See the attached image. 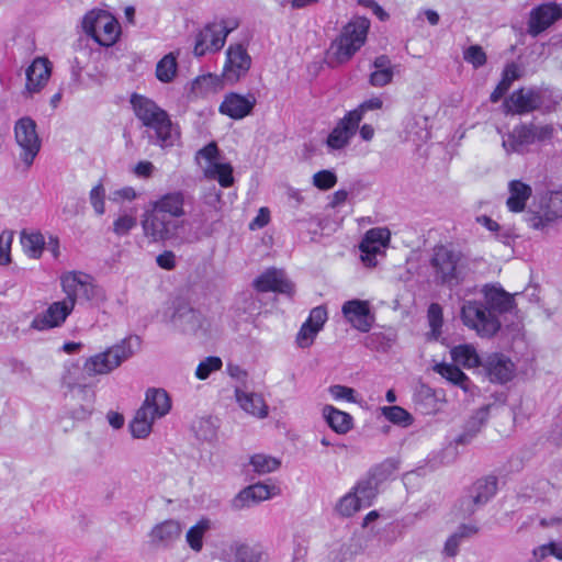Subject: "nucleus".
I'll return each instance as SVG.
<instances>
[{"label": "nucleus", "mask_w": 562, "mask_h": 562, "mask_svg": "<svg viewBox=\"0 0 562 562\" xmlns=\"http://www.w3.org/2000/svg\"><path fill=\"white\" fill-rule=\"evenodd\" d=\"M131 105L135 116L146 127L151 128L160 146H172L178 137L168 113L154 100L137 93L131 95Z\"/></svg>", "instance_id": "obj_1"}, {"label": "nucleus", "mask_w": 562, "mask_h": 562, "mask_svg": "<svg viewBox=\"0 0 562 562\" xmlns=\"http://www.w3.org/2000/svg\"><path fill=\"white\" fill-rule=\"evenodd\" d=\"M429 265L436 284L453 289L465 280L461 252L448 246H436Z\"/></svg>", "instance_id": "obj_2"}, {"label": "nucleus", "mask_w": 562, "mask_h": 562, "mask_svg": "<svg viewBox=\"0 0 562 562\" xmlns=\"http://www.w3.org/2000/svg\"><path fill=\"white\" fill-rule=\"evenodd\" d=\"M370 21L358 16L346 24L340 35L331 43L330 57L337 64L348 61L366 43Z\"/></svg>", "instance_id": "obj_3"}, {"label": "nucleus", "mask_w": 562, "mask_h": 562, "mask_svg": "<svg viewBox=\"0 0 562 562\" xmlns=\"http://www.w3.org/2000/svg\"><path fill=\"white\" fill-rule=\"evenodd\" d=\"M462 324L481 338H492L502 328L501 318L490 312L479 300H463L460 306Z\"/></svg>", "instance_id": "obj_4"}, {"label": "nucleus", "mask_w": 562, "mask_h": 562, "mask_svg": "<svg viewBox=\"0 0 562 562\" xmlns=\"http://www.w3.org/2000/svg\"><path fill=\"white\" fill-rule=\"evenodd\" d=\"M132 337L109 347L102 352L89 357L83 363V372L88 376L105 375L119 368L134 353Z\"/></svg>", "instance_id": "obj_5"}, {"label": "nucleus", "mask_w": 562, "mask_h": 562, "mask_svg": "<svg viewBox=\"0 0 562 562\" xmlns=\"http://www.w3.org/2000/svg\"><path fill=\"white\" fill-rule=\"evenodd\" d=\"M554 135L552 124L537 125L533 122L516 125L503 137V147L507 154H524L535 143L550 140Z\"/></svg>", "instance_id": "obj_6"}, {"label": "nucleus", "mask_w": 562, "mask_h": 562, "mask_svg": "<svg viewBox=\"0 0 562 562\" xmlns=\"http://www.w3.org/2000/svg\"><path fill=\"white\" fill-rule=\"evenodd\" d=\"M507 114H528L533 111L548 112L552 109L550 91L541 87L515 90L504 102Z\"/></svg>", "instance_id": "obj_7"}, {"label": "nucleus", "mask_w": 562, "mask_h": 562, "mask_svg": "<svg viewBox=\"0 0 562 562\" xmlns=\"http://www.w3.org/2000/svg\"><path fill=\"white\" fill-rule=\"evenodd\" d=\"M82 29L99 45L105 47L114 45L121 34L117 20L103 10L88 12L82 20Z\"/></svg>", "instance_id": "obj_8"}, {"label": "nucleus", "mask_w": 562, "mask_h": 562, "mask_svg": "<svg viewBox=\"0 0 562 562\" xmlns=\"http://www.w3.org/2000/svg\"><path fill=\"white\" fill-rule=\"evenodd\" d=\"M525 222L536 231L544 232L562 218V191H552L543 195L537 211L528 210Z\"/></svg>", "instance_id": "obj_9"}, {"label": "nucleus", "mask_w": 562, "mask_h": 562, "mask_svg": "<svg viewBox=\"0 0 562 562\" xmlns=\"http://www.w3.org/2000/svg\"><path fill=\"white\" fill-rule=\"evenodd\" d=\"M14 138L20 149V160L26 168H30L41 149L35 121L29 116L18 120L14 125Z\"/></svg>", "instance_id": "obj_10"}, {"label": "nucleus", "mask_w": 562, "mask_h": 562, "mask_svg": "<svg viewBox=\"0 0 562 562\" xmlns=\"http://www.w3.org/2000/svg\"><path fill=\"white\" fill-rule=\"evenodd\" d=\"M204 159L203 175L210 180H215L223 188L234 184L233 166L229 162L220 161V149L215 142L209 143L196 153V159Z\"/></svg>", "instance_id": "obj_11"}, {"label": "nucleus", "mask_w": 562, "mask_h": 562, "mask_svg": "<svg viewBox=\"0 0 562 562\" xmlns=\"http://www.w3.org/2000/svg\"><path fill=\"white\" fill-rule=\"evenodd\" d=\"M181 224L150 207L142 217V228L146 238L153 243L172 239L177 236Z\"/></svg>", "instance_id": "obj_12"}, {"label": "nucleus", "mask_w": 562, "mask_h": 562, "mask_svg": "<svg viewBox=\"0 0 562 562\" xmlns=\"http://www.w3.org/2000/svg\"><path fill=\"white\" fill-rule=\"evenodd\" d=\"M229 32L231 29L223 21L206 24L195 35L193 54L201 57L207 53L218 52L224 46Z\"/></svg>", "instance_id": "obj_13"}, {"label": "nucleus", "mask_w": 562, "mask_h": 562, "mask_svg": "<svg viewBox=\"0 0 562 562\" xmlns=\"http://www.w3.org/2000/svg\"><path fill=\"white\" fill-rule=\"evenodd\" d=\"M251 66V57L241 44H231L226 49V59L222 76L225 82L236 83L247 75Z\"/></svg>", "instance_id": "obj_14"}, {"label": "nucleus", "mask_w": 562, "mask_h": 562, "mask_svg": "<svg viewBox=\"0 0 562 562\" xmlns=\"http://www.w3.org/2000/svg\"><path fill=\"white\" fill-rule=\"evenodd\" d=\"M391 238V232L386 227H374L369 229L361 243V260L367 267H375L376 257L384 254Z\"/></svg>", "instance_id": "obj_15"}, {"label": "nucleus", "mask_w": 562, "mask_h": 562, "mask_svg": "<svg viewBox=\"0 0 562 562\" xmlns=\"http://www.w3.org/2000/svg\"><path fill=\"white\" fill-rule=\"evenodd\" d=\"M71 301H56L48 305L45 312L37 314L30 324V328L44 331L60 327L72 313Z\"/></svg>", "instance_id": "obj_16"}, {"label": "nucleus", "mask_w": 562, "mask_h": 562, "mask_svg": "<svg viewBox=\"0 0 562 562\" xmlns=\"http://www.w3.org/2000/svg\"><path fill=\"white\" fill-rule=\"evenodd\" d=\"M562 18V8L554 3H542L533 8L529 13L528 34L537 37Z\"/></svg>", "instance_id": "obj_17"}, {"label": "nucleus", "mask_w": 562, "mask_h": 562, "mask_svg": "<svg viewBox=\"0 0 562 562\" xmlns=\"http://www.w3.org/2000/svg\"><path fill=\"white\" fill-rule=\"evenodd\" d=\"M483 304L497 318L501 315L510 313L515 307L514 295L506 292L498 283H486L482 286Z\"/></svg>", "instance_id": "obj_18"}, {"label": "nucleus", "mask_w": 562, "mask_h": 562, "mask_svg": "<svg viewBox=\"0 0 562 562\" xmlns=\"http://www.w3.org/2000/svg\"><path fill=\"white\" fill-rule=\"evenodd\" d=\"M372 496L373 492L370 484L359 483L338 501L336 512L342 517H351L363 505H370Z\"/></svg>", "instance_id": "obj_19"}, {"label": "nucleus", "mask_w": 562, "mask_h": 562, "mask_svg": "<svg viewBox=\"0 0 562 562\" xmlns=\"http://www.w3.org/2000/svg\"><path fill=\"white\" fill-rule=\"evenodd\" d=\"M182 527L176 519H166L156 524L148 532L151 547L167 549L172 547L181 537Z\"/></svg>", "instance_id": "obj_20"}, {"label": "nucleus", "mask_w": 562, "mask_h": 562, "mask_svg": "<svg viewBox=\"0 0 562 562\" xmlns=\"http://www.w3.org/2000/svg\"><path fill=\"white\" fill-rule=\"evenodd\" d=\"M256 103L257 99L254 93L243 95L229 92L225 94L218 110L220 113L233 120H241L252 112Z\"/></svg>", "instance_id": "obj_21"}, {"label": "nucleus", "mask_w": 562, "mask_h": 562, "mask_svg": "<svg viewBox=\"0 0 562 562\" xmlns=\"http://www.w3.org/2000/svg\"><path fill=\"white\" fill-rule=\"evenodd\" d=\"M25 75L26 82L23 93L33 95L47 85L52 75V64L46 57H36L26 68Z\"/></svg>", "instance_id": "obj_22"}, {"label": "nucleus", "mask_w": 562, "mask_h": 562, "mask_svg": "<svg viewBox=\"0 0 562 562\" xmlns=\"http://www.w3.org/2000/svg\"><path fill=\"white\" fill-rule=\"evenodd\" d=\"M276 487L263 483H257L243 488L232 501L231 508L239 512L250 508L260 502L267 501L274 495Z\"/></svg>", "instance_id": "obj_23"}, {"label": "nucleus", "mask_w": 562, "mask_h": 562, "mask_svg": "<svg viewBox=\"0 0 562 562\" xmlns=\"http://www.w3.org/2000/svg\"><path fill=\"white\" fill-rule=\"evenodd\" d=\"M326 321V308L323 306L314 307L296 335L297 345L301 348H308L314 342L315 337L322 330Z\"/></svg>", "instance_id": "obj_24"}, {"label": "nucleus", "mask_w": 562, "mask_h": 562, "mask_svg": "<svg viewBox=\"0 0 562 562\" xmlns=\"http://www.w3.org/2000/svg\"><path fill=\"white\" fill-rule=\"evenodd\" d=\"M170 325L184 334H193L201 326V316L189 304L179 302L169 317Z\"/></svg>", "instance_id": "obj_25"}, {"label": "nucleus", "mask_w": 562, "mask_h": 562, "mask_svg": "<svg viewBox=\"0 0 562 562\" xmlns=\"http://www.w3.org/2000/svg\"><path fill=\"white\" fill-rule=\"evenodd\" d=\"M359 126V116L347 113L335 126L327 137V145L331 149H341L348 145Z\"/></svg>", "instance_id": "obj_26"}, {"label": "nucleus", "mask_w": 562, "mask_h": 562, "mask_svg": "<svg viewBox=\"0 0 562 562\" xmlns=\"http://www.w3.org/2000/svg\"><path fill=\"white\" fill-rule=\"evenodd\" d=\"M342 313L347 321L356 329L362 333H367L370 330L373 317L370 314L369 303L367 301H347L342 305Z\"/></svg>", "instance_id": "obj_27"}, {"label": "nucleus", "mask_w": 562, "mask_h": 562, "mask_svg": "<svg viewBox=\"0 0 562 562\" xmlns=\"http://www.w3.org/2000/svg\"><path fill=\"white\" fill-rule=\"evenodd\" d=\"M254 286L259 292H280L290 294L293 290L292 283L286 279L284 272L278 269H268L254 281Z\"/></svg>", "instance_id": "obj_28"}, {"label": "nucleus", "mask_w": 562, "mask_h": 562, "mask_svg": "<svg viewBox=\"0 0 562 562\" xmlns=\"http://www.w3.org/2000/svg\"><path fill=\"white\" fill-rule=\"evenodd\" d=\"M484 368L492 382L506 383L514 375V363L503 355L488 356Z\"/></svg>", "instance_id": "obj_29"}, {"label": "nucleus", "mask_w": 562, "mask_h": 562, "mask_svg": "<svg viewBox=\"0 0 562 562\" xmlns=\"http://www.w3.org/2000/svg\"><path fill=\"white\" fill-rule=\"evenodd\" d=\"M140 407L159 419L170 412L171 398L164 389H149Z\"/></svg>", "instance_id": "obj_30"}, {"label": "nucleus", "mask_w": 562, "mask_h": 562, "mask_svg": "<svg viewBox=\"0 0 562 562\" xmlns=\"http://www.w3.org/2000/svg\"><path fill=\"white\" fill-rule=\"evenodd\" d=\"M235 396L240 408L247 414L260 419L268 416L269 407L261 394L245 392L237 389L235 391Z\"/></svg>", "instance_id": "obj_31"}, {"label": "nucleus", "mask_w": 562, "mask_h": 562, "mask_svg": "<svg viewBox=\"0 0 562 562\" xmlns=\"http://www.w3.org/2000/svg\"><path fill=\"white\" fill-rule=\"evenodd\" d=\"M149 206L172 220L182 217L186 214L183 207L184 195L181 192L167 193L153 201Z\"/></svg>", "instance_id": "obj_32"}, {"label": "nucleus", "mask_w": 562, "mask_h": 562, "mask_svg": "<svg viewBox=\"0 0 562 562\" xmlns=\"http://www.w3.org/2000/svg\"><path fill=\"white\" fill-rule=\"evenodd\" d=\"M497 491V479L495 476H485L473 483L469 490V499L474 506L486 504Z\"/></svg>", "instance_id": "obj_33"}, {"label": "nucleus", "mask_w": 562, "mask_h": 562, "mask_svg": "<svg viewBox=\"0 0 562 562\" xmlns=\"http://www.w3.org/2000/svg\"><path fill=\"white\" fill-rule=\"evenodd\" d=\"M509 196L506 205L510 212H522L532 194L531 187L520 180H513L508 184Z\"/></svg>", "instance_id": "obj_34"}, {"label": "nucleus", "mask_w": 562, "mask_h": 562, "mask_svg": "<svg viewBox=\"0 0 562 562\" xmlns=\"http://www.w3.org/2000/svg\"><path fill=\"white\" fill-rule=\"evenodd\" d=\"M435 370L451 384L460 387L467 394H474V384L471 380L454 364H436Z\"/></svg>", "instance_id": "obj_35"}, {"label": "nucleus", "mask_w": 562, "mask_h": 562, "mask_svg": "<svg viewBox=\"0 0 562 562\" xmlns=\"http://www.w3.org/2000/svg\"><path fill=\"white\" fill-rule=\"evenodd\" d=\"M323 417L328 426L337 434L345 435L353 427V418L350 414L326 405L323 408Z\"/></svg>", "instance_id": "obj_36"}, {"label": "nucleus", "mask_w": 562, "mask_h": 562, "mask_svg": "<svg viewBox=\"0 0 562 562\" xmlns=\"http://www.w3.org/2000/svg\"><path fill=\"white\" fill-rule=\"evenodd\" d=\"M490 407V405L483 406L470 417L465 424L464 431L456 439L457 443L467 445L476 436L488 419Z\"/></svg>", "instance_id": "obj_37"}, {"label": "nucleus", "mask_w": 562, "mask_h": 562, "mask_svg": "<svg viewBox=\"0 0 562 562\" xmlns=\"http://www.w3.org/2000/svg\"><path fill=\"white\" fill-rule=\"evenodd\" d=\"M20 241L24 254L32 259H40L45 249L46 240L40 232L23 231Z\"/></svg>", "instance_id": "obj_38"}, {"label": "nucleus", "mask_w": 562, "mask_h": 562, "mask_svg": "<svg viewBox=\"0 0 562 562\" xmlns=\"http://www.w3.org/2000/svg\"><path fill=\"white\" fill-rule=\"evenodd\" d=\"M521 77L519 67L515 63H508L506 64L503 72H502V79L494 89V91L491 93L490 100L493 103L498 102L509 90L513 82Z\"/></svg>", "instance_id": "obj_39"}, {"label": "nucleus", "mask_w": 562, "mask_h": 562, "mask_svg": "<svg viewBox=\"0 0 562 562\" xmlns=\"http://www.w3.org/2000/svg\"><path fill=\"white\" fill-rule=\"evenodd\" d=\"M155 420L153 415L139 407L128 425L132 436L137 439L147 438L153 430Z\"/></svg>", "instance_id": "obj_40"}, {"label": "nucleus", "mask_w": 562, "mask_h": 562, "mask_svg": "<svg viewBox=\"0 0 562 562\" xmlns=\"http://www.w3.org/2000/svg\"><path fill=\"white\" fill-rule=\"evenodd\" d=\"M211 529V520L202 518L191 526L186 532V542L189 548L199 553L203 549L204 537Z\"/></svg>", "instance_id": "obj_41"}, {"label": "nucleus", "mask_w": 562, "mask_h": 562, "mask_svg": "<svg viewBox=\"0 0 562 562\" xmlns=\"http://www.w3.org/2000/svg\"><path fill=\"white\" fill-rule=\"evenodd\" d=\"M82 280H86V274L81 272H69L61 278V288L66 294L65 302L71 301L75 307L77 299L80 296Z\"/></svg>", "instance_id": "obj_42"}, {"label": "nucleus", "mask_w": 562, "mask_h": 562, "mask_svg": "<svg viewBox=\"0 0 562 562\" xmlns=\"http://www.w3.org/2000/svg\"><path fill=\"white\" fill-rule=\"evenodd\" d=\"M373 65L375 70L370 76V83L374 87H383L391 82L393 71L389 57L385 55L378 56Z\"/></svg>", "instance_id": "obj_43"}, {"label": "nucleus", "mask_w": 562, "mask_h": 562, "mask_svg": "<svg viewBox=\"0 0 562 562\" xmlns=\"http://www.w3.org/2000/svg\"><path fill=\"white\" fill-rule=\"evenodd\" d=\"M177 70V55L169 53L157 63L156 77L160 82L168 83L175 79Z\"/></svg>", "instance_id": "obj_44"}, {"label": "nucleus", "mask_w": 562, "mask_h": 562, "mask_svg": "<svg viewBox=\"0 0 562 562\" xmlns=\"http://www.w3.org/2000/svg\"><path fill=\"white\" fill-rule=\"evenodd\" d=\"M453 361L465 368H475L481 364V360L474 347L470 345H460L451 350Z\"/></svg>", "instance_id": "obj_45"}, {"label": "nucleus", "mask_w": 562, "mask_h": 562, "mask_svg": "<svg viewBox=\"0 0 562 562\" xmlns=\"http://www.w3.org/2000/svg\"><path fill=\"white\" fill-rule=\"evenodd\" d=\"M427 319L429 325V333L427 338L429 340H439L441 337V328L443 325L442 307L438 303H431L427 310Z\"/></svg>", "instance_id": "obj_46"}, {"label": "nucleus", "mask_w": 562, "mask_h": 562, "mask_svg": "<svg viewBox=\"0 0 562 562\" xmlns=\"http://www.w3.org/2000/svg\"><path fill=\"white\" fill-rule=\"evenodd\" d=\"M477 529L473 526L462 525L458 530L452 533L446 541L443 553L447 557H456L459 550V546L464 538H468L476 533Z\"/></svg>", "instance_id": "obj_47"}, {"label": "nucleus", "mask_w": 562, "mask_h": 562, "mask_svg": "<svg viewBox=\"0 0 562 562\" xmlns=\"http://www.w3.org/2000/svg\"><path fill=\"white\" fill-rule=\"evenodd\" d=\"M381 414L392 424L406 428L414 423V417L401 406H383L380 408Z\"/></svg>", "instance_id": "obj_48"}, {"label": "nucleus", "mask_w": 562, "mask_h": 562, "mask_svg": "<svg viewBox=\"0 0 562 562\" xmlns=\"http://www.w3.org/2000/svg\"><path fill=\"white\" fill-rule=\"evenodd\" d=\"M250 465L256 473L267 474L277 471L281 465V461L265 453H256L250 458Z\"/></svg>", "instance_id": "obj_49"}, {"label": "nucleus", "mask_w": 562, "mask_h": 562, "mask_svg": "<svg viewBox=\"0 0 562 562\" xmlns=\"http://www.w3.org/2000/svg\"><path fill=\"white\" fill-rule=\"evenodd\" d=\"M263 552L256 547L239 544L236 548L235 557L231 562H261Z\"/></svg>", "instance_id": "obj_50"}, {"label": "nucleus", "mask_w": 562, "mask_h": 562, "mask_svg": "<svg viewBox=\"0 0 562 562\" xmlns=\"http://www.w3.org/2000/svg\"><path fill=\"white\" fill-rule=\"evenodd\" d=\"M223 362L220 357H206L198 364L195 370V376L199 380H206L211 375V373L221 370Z\"/></svg>", "instance_id": "obj_51"}, {"label": "nucleus", "mask_w": 562, "mask_h": 562, "mask_svg": "<svg viewBox=\"0 0 562 562\" xmlns=\"http://www.w3.org/2000/svg\"><path fill=\"white\" fill-rule=\"evenodd\" d=\"M137 224L133 213H123L113 222V233L117 236L127 235Z\"/></svg>", "instance_id": "obj_52"}, {"label": "nucleus", "mask_w": 562, "mask_h": 562, "mask_svg": "<svg viewBox=\"0 0 562 562\" xmlns=\"http://www.w3.org/2000/svg\"><path fill=\"white\" fill-rule=\"evenodd\" d=\"M14 233L10 229H4L0 233V265L7 266L11 262V246L13 243Z\"/></svg>", "instance_id": "obj_53"}, {"label": "nucleus", "mask_w": 562, "mask_h": 562, "mask_svg": "<svg viewBox=\"0 0 562 562\" xmlns=\"http://www.w3.org/2000/svg\"><path fill=\"white\" fill-rule=\"evenodd\" d=\"M463 58L472 64L474 68H480L486 64V54L480 45H471L463 52Z\"/></svg>", "instance_id": "obj_54"}, {"label": "nucleus", "mask_w": 562, "mask_h": 562, "mask_svg": "<svg viewBox=\"0 0 562 562\" xmlns=\"http://www.w3.org/2000/svg\"><path fill=\"white\" fill-rule=\"evenodd\" d=\"M105 190L101 183L94 186L89 194L90 203L98 215H103L105 212Z\"/></svg>", "instance_id": "obj_55"}, {"label": "nucleus", "mask_w": 562, "mask_h": 562, "mask_svg": "<svg viewBox=\"0 0 562 562\" xmlns=\"http://www.w3.org/2000/svg\"><path fill=\"white\" fill-rule=\"evenodd\" d=\"M336 182V175L329 170H321L313 176V184L319 190H329Z\"/></svg>", "instance_id": "obj_56"}, {"label": "nucleus", "mask_w": 562, "mask_h": 562, "mask_svg": "<svg viewBox=\"0 0 562 562\" xmlns=\"http://www.w3.org/2000/svg\"><path fill=\"white\" fill-rule=\"evenodd\" d=\"M383 106V101L381 98L374 97L369 100L363 101L357 109L349 111L348 113H356L359 116V123L361 122L363 114L367 111L379 110Z\"/></svg>", "instance_id": "obj_57"}, {"label": "nucleus", "mask_w": 562, "mask_h": 562, "mask_svg": "<svg viewBox=\"0 0 562 562\" xmlns=\"http://www.w3.org/2000/svg\"><path fill=\"white\" fill-rule=\"evenodd\" d=\"M329 393L335 400L356 402L355 390L351 387L337 384L329 387Z\"/></svg>", "instance_id": "obj_58"}, {"label": "nucleus", "mask_w": 562, "mask_h": 562, "mask_svg": "<svg viewBox=\"0 0 562 562\" xmlns=\"http://www.w3.org/2000/svg\"><path fill=\"white\" fill-rule=\"evenodd\" d=\"M157 265L166 270H171L176 266V256L172 251H164L156 258Z\"/></svg>", "instance_id": "obj_59"}, {"label": "nucleus", "mask_w": 562, "mask_h": 562, "mask_svg": "<svg viewBox=\"0 0 562 562\" xmlns=\"http://www.w3.org/2000/svg\"><path fill=\"white\" fill-rule=\"evenodd\" d=\"M269 220L270 213L268 209L261 207L258 215L250 222L249 227L250 229L262 228L269 223Z\"/></svg>", "instance_id": "obj_60"}, {"label": "nucleus", "mask_w": 562, "mask_h": 562, "mask_svg": "<svg viewBox=\"0 0 562 562\" xmlns=\"http://www.w3.org/2000/svg\"><path fill=\"white\" fill-rule=\"evenodd\" d=\"M97 286L92 283L90 276L86 274V280H82L80 296L86 300H91L95 294Z\"/></svg>", "instance_id": "obj_61"}, {"label": "nucleus", "mask_w": 562, "mask_h": 562, "mask_svg": "<svg viewBox=\"0 0 562 562\" xmlns=\"http://www.w3.org/2000/svg\"><path fill=\"white\" fill-rule=\"evenodd\" d=\"M153 170H154V165L150 161H139L134 168V172L138 177H143V178L149 177L151 175Z\"/></svg>", "instance_id": "obj_62"}, {"label": "nucleus", "mask_w": 562, "mask_h": 562, "mask_svg": "<svg viewBox=\"0 0 562 562\" xmlns=\"http://www.w3.org/2000/svg\"><path fill=\"white\" fill-rule=\"evenodd\" d=\"M539 525L542 528H553L562 526V512L560 515H554L550 517H543L539 520Z\"/></svg>", "instance_id": "obj_63"}, {"label": "nucleus", "mask_w": 562, "mask_h": 562, "mask_svg": "<svg viewBox=\"0 0 562 562\" xmlns=\"http://www.w3.org/2000/svg\"><path fill=\"white\" fill-rule=\"evenodd\" d=\"M476 221L491 232L495 233L501 229L499 224L486 215L479 216Z\"/></svg>", "instance_id": "obj_64"}]
</instances>
